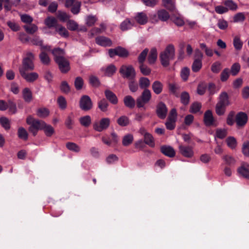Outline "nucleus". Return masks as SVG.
Masks as SVG:
<instances>
[{
	"label": "nucleus",
	"instance_id": "46",
	"mask_svg": "<svg viewBox=\"0 0 249 249\" xmlns=\"http://www.w3.org/2000/svg\"><path fill=\"white\" fill-rule=\"evenodd\" d=\"M37 115L40 118H45L49 114V111L46 108H40L36 111Z\"/></svg>",
	"mask_w": 249,
	"mask_h": 249
},
{
	"label": "nucleus",
	"instance_id": "13",
	"mask_svg": "<svg viewBox=\"0 0 249 249\" xmlns=\"http://www.w3.org/2000/svg\"><path fill=\"white\" fill-rule=\"evenodd\" d=\"M167 108L165 105L163 103H159L157 107V113L159 118L164 119L167 115Z\"/></svg>",
	"mask_w": 249,
	"mask_h": 249
},
{
	"label": "nucleus",
	"instance_id": "31",
	"mask_svg": "<svg viewBox=\"0 0 249 249\" xmlns=\"http://www.w3.org/2000/svg\"><path fill=\"white\" fill-rule=\"evenodd\" d=\"M164 7L171 11H175V2L172 0H162Z\"/></svg>",
	"mask_w": 249,
	"mask_h": 249
},
{
	"label": "nucleus",
	"instance_id": "2",
	"mask_svg": "<svg viewBox=\"0 0 249 249\" xmlns=\"http://www.w3.org/2000/svg\"><path fill=\"white\" fill-rule=\"evenodd\" d=\"M230 105L228 95L226 92H222L219 96V101L215 106L216 114L221 116L225 113L226 107Z\"/></svg>",
	"mask_w": 249,
	"mask_h": 249
},
{
	"label": "nucleus",
	"instance_id": "20",
	"mask_svg": "<svg viewBox=\"0 0 249 249\" xmlns=\"http://www.w3.org/2000/svg\"><path fill=\"white\" fill-rule=\"evenodd\" d=\"M160 151L164 155L169 157H174L175 156L174 149L169 146H162L160 147Z\"/></svg>",
	"mask_w": 249,
	"mask_h": 249
},
{
	"label": "nucleus",
	"instance_id": "18",
	"mask_svg": "<svg viewBox=\"0 0 249 249\" xmlns=\"http://www.w3.org/2000/svg\"><path fill=\"white\" fill-rule=\"evenodd\" d=\"M23 100L26 103H29L33 100V94L30 89L25 88L22 91Z\"/></svg>",
	"mask_w": 249,
	"mask_h": 249
},
{
	"label": "nucleus",
	"instance_id": "40",
	"mask_svg": "<svg viewBox=\"0 0 249 249\" xmlns=\"http://www.w3.org/2000/svg\"><path fill=\"white\" fill-rule=\"evenodd\" d=\"M180 101L184 105H187L189 103L190 95L187 92L184 91L181 93L180 95Z\"/></svg>",
	"mask_w": 249,
	"mask_h": 249
},
{
	"label": "nucleus",
	"instance_id": "45",
	"mask_svg": "<svg viewBox=\"0 0 249 249\" xmlns=\"http://www.w3.org/2000/svg\"><path fill=\"white\" fill-rule=\"evenodd\" d=\"M133 24L130 20L126 19L124 20L120 25V28L122 31H126L132 27Z\"/></svg>",
	"mask_w": 249,
	"mask_h": 249
},
{
	"label": "nucleus",
	"instance_id": "53",
	"mask_svg": "<svg viewBox=\"0 0 249 249\" xmlns=\"http://www.w3.org/2000/svg\"><path fill=\"white\" fill-rule=\"evenodd\" d=\"M108 106V104L107 102L104 99H102L101 100L99 101L98 103V107L101 111H102L103 112H105L107 110Z\"/></svg>",
	"mask_w": 249,
	"mask_h": 249
},
{
	"label": "nucleus",
	"instance_id": "1",
	"mask_svg": "<svg viewBox=\"0 0 249 249\" xmlns=\"http://www.w3.org/2000/svg\"><path fill=\"white\" fill-rule=\"evenodd\" d=\"M26 123L30 125L29 131L34 136H36L38 130H42L45 126V122L42 120H39L33 118L30 115L26 118Z\"/></svg>",
	"mask_w": 249,
	"mask_h": 249
},
{
	"label": "nucleus",
	"instance_id": "8",
	"mask_svg": "<svg viewBox=\"0 0 249 249\" xmlns=\"http://www.w3.org/2000/svg\"><path fill=\"white\" fill-rule=\"evenodd\" d=\"M178 149L180 154L184 157L191 158L194 156V152L192 146L181 144L179 145Z\"/></svg>",
	"mask_w": 249,
	"mask_h": 249
},
{
	"label": "nucleus",
	"instance_id": "24",
	"mask_svg": "<svg viewBox=\"0 0 249 249\" xmlns=\"http://www.w3.org/2000/svg\"><path fill=\"white\" fill-rule=\"evenodd\" d=\"M152 88L153 91L156 94H159L162 91L163 84L159 81H155L153 83Z\"/></svg>",
	"mask_w": 249,
	"mask_h": 249
},
{
	"label": "nucleus",
	"instance_id": "38",
	"mask_svg": "<svg viewBox=\"0 0 249 249\" xmlns=\"http://www.w3.org/2000/svg\"><path fill=\"white\" fill-rule=\"evenodd\" d=\"M18 137L23 140H27L28 137V134L26 130L22 127H20L18 128Z\"/></svg>",
	"mask_w": 249,
	"mask_h": 249
},
{
	"label": "nucleus",
	"instance_id": "11",
	"mask_svg": "<svg viewBox=\"0 0 249 249\" xmlns=\"http://www.w3.org/2000/svg\"><path fill=\"white\" fill-rule=\"evenodd\" d=\"M56 63L58 65L60 70L63 73L67 72L70 69L69 61L64 58H57Z\"/></svg>",
	"mask_w": 249,
	"mask_h": 249
},
{
	"label": "nucleus",
	"instance_id": "10",
	"mask_svg": "<svg viewBox=\"0 0 249 249\" xmlns=\"http://www.w3.org/2000/svg\"><path fill=\"white\" fill-rule=\"evenodd\" d=\"M110 124V120L107 118H104L101 120L100 122L95 123L93 124V128L98 131L101 132L103 130L107 129Z\"/></svg>",
	"mask_w": 249,
	"mask_h": 249
},
{
	"label": "nucleus",
	"instance_id": "21",
	"mask_svg": "<svg viewBox=\"0 0 249 249\" xmlns=\"http://www.w3.org/2000/svg\"><path fill=\"white\" fill-rule=\"evenodd\" d=\"M44 23L49 28H54L55 29L58 25L57 20L53 17H47L45 19Z\"/></svg>",
	"mask_w": 249,
	"mask_h": 249
},
{
	"label": "nucleus",
	"instance_id": "7",
	"mask_svg": "<svg viewBox=\"0 0 249 249\" xmlns=\"http://www.w3.org/2000/svg\"><path fill=\"white\" fill-rule=\"evenodd\" d=\"M80 108L84 111H89L92 108L93 105L90 97L88 95L82 96L79 101Z\"/></svg>",
	"mask_w": 249,
	"mask_h": 249
},
{
	"label": "nucleus",
	"instance_id": "29",
	"mask_svg": "<svg viewBox=\"0 0 249 249\" xmlns=\"http://www.w3.org/2000/svg\"><path fill=\"white\" fill-rule=\"evenodd\" d=\"M226 142L228 146L232 150L235 149L237 145L236 139L232 136L228 137L226 140Z\"/></svg>",
	"mask_w": 249,
	"mask_h": 249
},
{
	"label": "nucleus",
	"instance_id": "36",
	"mask_svg": "<svg viewBox=\"0 0 249 249\" xmlns=\"http://www.w3.org/2000/svg\"><path fill=\"white\" fill-rule=\"evenodd\" d=\"M143 137L144 142L146 144L148 145L149 146L151 147H154L155 146L154 139L151 134L148 133L147 134H146V135Z\"/></svg>",
	"mask_w": 249,
	"mask_h": 249
},
{
	"label": "nucleus",
	"instance_id": "51",
	"mask_svg": "<svg viewBox=\"0 0 249 249\" xmlns=\"http://www.w3.org/2000/svg\"><path fill=\"white\" fill-rule=\"evenodd\" d=\"M245 19V14L242 12H239L235 14L233 18V20L234 22H243Z\"/></svg>",
	"mask_w": 249,
	"mask_h": 249
},
{
	"label": "nucleus",
	"instance_id": "47",
	"mask_svg": "<svg viewBox=\"0 0 249 249\" xmlns=\"http://www.w3.org/2000/svg\"><path fill=\"white\" fill-rule=\"evenodd\" d=\"M224 4L227 6L228 10L235 11L238 7L237 5L231 0H225Z\"/></svg>",
	"mask_w": 249,
	"mask_h": 249
},
{
	"label": "nucleus",
	"instance_id": "14",
	"mask_svg": "<svg viewBox=\"0 0 249 249\" xmlns=\"http://www.w3.org/2000/svg\"><path fill=\"white\" fill-rule=\"evenodd\" d=\"M214 119L211 110H207L204 115V123L207 126L213 125Z\"/></svg>",
	"mask_w": 249,
	"mask_h": 249
},
{
	"label": "nucleus",
	"instance_id": "32",
	"mask_svg": "<svg viewBox=\"0 0 249 249\" xmlns=\"http://www.w3.org/2000/svg\"><path fill=\"white\" fill-rule=\"evenodd\" d=\"M133 140V135L131 134H127L124 136L122 144L124 146H127L132 143Z\"/></svg>",
	"mask_w": 249,
	"mask_h": 249
},
{
	"label": "nucleus",
	"instance_id": "54",
	"mask_svg": "<svg viewBox=\"0 0 249 249\" xmlns=\"http://www.w3.org/2000/svg\"><path fill=\"white\" fill-rule=\"evenodd\" d=\"M0 123L2 127L6 130H9L10 129V122L8 118L4 117L0 118Z\"/></svg>",
	"mask_w": 249,
	"mask_h": 249
},
{
	"label": "nucleus",
	"instance_id": "34",
	"mask_svg": "<svg viewBox=\"0 0 249 249\" xmlns=\"http://www.w3.org/2000/svg\"><path fill=\"white\" fill-rule=\"evenodd\" d=\"M66 146L69 150L76 153H78L81 150L80 147L74 142H68L66 143Z\"/></svg>",
	"mask_w": 249,
	"mask_h": 249
},
{
	"label": "nucleus",
	"instance_id": "63",
	"mask_svg": "<svg viewBox=\"0 0 249 249\" xmlns=\"http://www.w3.org/2000/svg\"><path fill=\"white\" fill-rule=\"evenodd\" d=\"M189 74V69L187 67H185L182 69L180 73V76L184 81H186L188 79Z\"/></svg>",
	"mask_w": 249,
	"mask_h": 249
},
{
	"label": "nucleus",
	"instance_id": "64",
	"mask_svg": "<svg viewBox=\"0 0 249 249\" xmlns=\"http://www.w3.org/2000/svg\"><path fill=\"white\" fill-rule=\"evenodd\" d=\"M169 89L170 91L176 96H178V90H179V87L178 86L174 84H170Z\"/></svg>",
	"mask_w": 249,
	"mask_h": 249
},
{
	"label": "nucleus",
	"instance_id": "25",
	"mask_svg": "<svg viewBox=\"0 0 249 249\" xmlns=\"http://www.w3.org/2000/svg\"><path fill=\"white\" fill-rule=\"evenodd\" d=\"M124 105L130 108H133L135 105V101L134 99L130 95H127L124 97Z\"/></svg>",
	"mask_w": 249,
	"mask_h": 249
},
{
	"label": "nucleus",
	"instance_id": "15",
	"mask_svg": "<svg viewBox=\"0 0 249 249\" xmlns=\"http://www.w3.org/2000/svg\"><path fill=\"white\" fill-rule=\"evenodd\" d=\"M248 117L246 113L241 112L236 116V123L238 126H242L247 122Z\"/></svg>",
	"mask_w": 249,
	"mask_h": 249
},
{
	"label": "nucleus",
	"instance_id": "12",
	"mask_svg": "<svg viewBox=\"0 0 249 249\" xmlns=\"http://www.w3.org/2000/svg\"><path fill=\"white\" fill-rule=\"evenodd\" d=\"M28 71H22L20 72L21 76L28 82H33L37 79L38 75L36 72L28 73Z\"/></svg>",
	"mask_w": 249,
	"mask_h": 249
},
{
	"label": "nucleus",
	"instance_id": "17",
	"mask_svg": "<svg viewBox=\"0 0 249 249\" xmlns=\"http://www.w3.org/2000/svg\"><path fill=\"white\" fill-rule=\"evenodd\" d=\"M95 40L97 44L102 46L107 47L110 46L112 45L111 40L104 36L96 37Z\"/></svg>",
	"mask_w": 249,
	"mask_h": 249
},
{
	"label": "nucleus",
	"instance_id": "23",
	"mask_svg": "<svg viewBox=\"0 0 249 249\" xmlns=\"http://www.w3.org/2000/svg\"><path fill=\"white\" fill-rule=\"evenodd\" d=\"M107 99L112 104H116L118 103V99L116 95L112 91L107 90L105 92Z\"/></svg>",
	"mask_w": 249,
	"mask_h": 249
},
{
	"label": "nucleus",
	"instance_id": "30",
	"mask_svg": "<svg viewBox=\"0 0 249 249\" xmlns=\"http://www.w3.org/2000/svg\"><path fill=\"white\" fill-rule=\"evenodd\" d=\"M32 42L34 45L40 46L42 49H45L47 51L51 50V47L50 46L43 45V41L38 36L35 37L32 39Z\"/></svg>",
	"mask_w": 249,
	"mask_h": 249
},
{
	"label": "nucleus",
	"instance_id": "62",
	"mask_svg": "<svg viewBox=\"0 0 249 249\" xmlns=\"http://www.w3.org/2000/svg\"><path fill=\"white\" fill-rule=\"evenodd\" d=\"M20 19L23 22L27 24H30L33 21V18L27 14L21 15Z\"/></svg>",
	"mask_w": 249,
	"mask_h": 249
},
{
	"label": "nucleus",
	"instance_id": "4",
	"mask_svg": "<svg viewBox=\"0 0 249 249\" xmlns=\"http://www.w3.org/2000/svg\"><path fill=\"white\" fill-rule=\"evenodd\" d=\"M34 60L35 56L33 53L31 52L27 53L26 57L23 60L22 66L19 69V72L33 71L35 68Z\"/></svg>",
	"mask_w": 249,
	"mask_h": 249
},
{
	"label": "nucleus",
	"instance_id": "3",
	"mask_svg": "<svg viewBox=\"0 0 249 249\" xmlns=\"http://www.w3.org/2000/svg\"><path fill=\"white\" fill-rule=\"evenodd\" d=\"M175 56V48L173 45H169L164 51L160 54V59L161 64L167 67L169 64L170 60L173 59Z\"/></svg>",
	"mask_w": 249,
	"mask_h": 249
},
{
	"label": "nucleus",
	"instance_id": "35",
	"mask_svg": "<svg viewBox=\"0 0 249 249\" xmlns=\"http://www.w3.org/2000/svg\"><path fill=\"white\" fill-rule=\"evenodd\" d=\"M243 42L239 36H234L233 40V45L235 50L240 51L243 47Z\"/></svg>",
	"mask_w": 249,
	"mask_h": 249
},
{
	"label": "nucleus",
	"instance_id": "41",
	"mask_svg": "<svg viewBox=\"0 0 249 249\" xmlns=\"http://www.w3.org/2000/svg\"><path fill=\"white\" fill-rule=\"evenodd\" d=\"M39 58L41 62L44 65H48L50 62V59L48 55L43 51L39 54Z\"/></svg>",
	"mask_w": 249,
	"mask_h": 249
},
{
	"label": "nucleus",
	"instance_id": "52",
	"mask_svg": "<svg viewBox=\"0 0 249 249\" xmlns=\"http://www.w3.org/2000/svg\"><path fill=\"white\" fill-rule=\"evenodd\" d=\"M44 131L45 135L47 136L50 137L54 133V129L53 127L45 123V126L43 127V129Z\"/></svg>",
	"mask_w": 249,
	"mask_h": 249
},
{
	"label": "nucleus",
	"instance_id": "6",
	"mask_svg": "<svg viewBox=\"0 0 249 249\" xmlns=\"http://www.w3.org/2000/svg\"><path fill=\"white\" fill-rule=\"evenodd\" d=\"M120 72L124 77L129 79H133L136 75L135 70L131 65H123L120 68Z\"/></svg>",
	"mask_w": 249,
	"mask_h": 249
},
{
	"label": "nucleus",
	"instance_id": "61",
	"mask_svg": "<svg viewBox=\"0 0 249 249\" xmlns=\"http://www.w3.org/2000/svg\"><path fill=\"white\" fill-rule=\"evenodd\" d=\"M97 20V18L95 16H89L86 18V24L89 26H91L94 24Z\"/></svg>",
	"mask_w": 249,
	"mask_h": 249
},
{
	"label": "nucleus",
	"instance_id": "42",
	"mask_svg": "<svg viewBox=\"0 0 249 249\" xmlns=\"http://www.w3.org/2000/svg\"><path fill=\"white\" fill-rule=\"evenodd\" d=\"M201 108V104L199 102H195L193 103L190 108V111L193 113L198 112Z\"/></svg>",
	"mask_w": 249,
	"mask_h": 249
},
{
	"label": "nucleus",
	"instance_id": "19",
	"mask_svg": "<svg viewBox=\"0 0 249 249\" xmlns=\"http://www.w3.org/2000/svg\"><path fill=\"white\" fill-rule=\"evenodd\" d=\"M135 19L136 21L140 24L143 25L148 21V17L146 14L144 12H139L137 13Z\"/></svg>",
	"mask_w": 249,
	"mask_h": 249
},
{
	"label": "nucleus",
	"instance_id": "43",
	"mask_svg": "<svg viewBox=\"0 0 249 249\" xmlns=\"http://www.w3.org/2000/svg\"><path fill=\"white\" fill-rule=\"evenodd\" d=\"M200 47L202 50H203L205 53V54L207 56L209 57L213 56V50L207 46L206 44L205 43H200Z\"/></svg>",
	"mask_w": 249,
	"mask_h": 249
},
{
	"label": "nucleus",
	"instance_id": "55",
	"mask_svg": "<svg viewBox=\"0 0 249 249\" xmlns=\"http://www.w3.org/2000/svg\"><path fill=\"white\" fill-rule=\"evenodd\" d=\"M221 69V63L219 61L213 63L211 66V71L215 73H218Z\"/></svg>",
	"mask_w": 249,
	"mask_h": 249
},
{
	"label": "nucleus",
	"instance_id": "27",
	"mask_svg": "<svg viewBox=\"0 0 249 249\" xmlns=\"http://www.w3.org/2000/svg\"><path fill=\"white\" fill-rule=\"evenodd\" d=\"M171 20L178 26H182L185 23L183 18L180 15H172Z\"/></svg>",
	"mask_w": 249,
	"mask_h": 249
},
{
	"label": "nucleus",
	"instance_id": "50",
	"mask_svg": "<svg viewBox=\"0 0 249 249\" xmlns=\"http://www.w3.org/2000/svg\"><path fill=\"white\" fill-rule=\"evenodd\" d=\"M117 123L122 126L127 125L129 123V119L125 116H122L117 120Z\"/></svg>",
	"mask_w": 249,
	"mask_h": 249
},
{
	"label": "nucleus",
	"instance_id": "33",
	"mask_svg": "<svg viewBox=\"0 0 249 249\" xmlns=\"http://www.w3.org/2000/svg\"><path fill=\"white\" fill-rule=\"evenodd\" d=\"M23 28L27 33L30 34H34L38 30V27L36 25L31 23H30L29 25H24Z\"/></svg>",
	"mask_w": 249,
	"mask_h": 249
},
{
	"label": "nucleus",
	"instance_id": "56",
	"mask_svg": "<svg viewBox=\"0 0 249 249\" xmlns=\"http://www.w3.org/2000/svg\"><path fill=\"white\" fill-rule=\"evenodd\" d=\"M116 68L114 65H110L105 70V75L108 76L112 75L116 71Z\"/></svg>",
	"mask_w": 249,
	"mask_h": 249
},
{
	"label": "nucleus",
	"instance_id": "28",
	"mask_svg": "<svg viewBox=\"0 0 249 249\" xmlns=\"http://www.w3.org/2000/svg\"><path fill=\"white\" fill-rule=\"evenodd\" d=\"M157 15L159 19L162 21H167L170 18V15L168 12L164 9L158 11Z\"/></svg>",
	"mask_w": 249,
	"mask_h": 249
},
{
	"label": "nucleus",
	"instance_id": "9",
	"mask_svg": "<svg viewBox=\"0 0 249 249\" xmlns=\"http://www.w3.org/2000/svg\"><path fill=\"white\" fill-rule=\"evenodd\" d=\"M108 54L110 57H113L115 55L120 57H126L128 55V52L125 49L118 47L115 49H110L108 50Z\"/></svg>",
	"mask_w": 249,
	"mask_h": 249
},
{
	"label": "nucleus",
	"instance_id": "58",
	"mask_svg": "<svg viewBox=\"0 0 249 249\" xmlns=\"http://www.w3.org/2000/svg\"><path fill=\"white\" fill-rule=\"evenodd\" d=\"M242 151L245 156L249 157V141H247L244 142L242 145Z\"/></svg>",
	"mask_w": 249,
	"mask_h": 249
},
{
	"label": "nucleus",
	"instance_id": "59",
	"mask_svg": "<svg viewBox=\"0 0 249 249\" xmlns=\"http://www.w3.org/2000/svg\"><path fill=\"white\" fill-rule=\"evenodd\" d=\"M230 76L229 70L226 68L223 70L220 75V80L222 82H225L228 80Z\"/></svg>",
	"mask_w": 249,
	"mask_h": 249
},
{
	"label": "nucleus",
	"instance_id": "26",
	"mask_svg": "<svg viewBox=\"0 0 249 249\" xmlns=\"http://www.w3.org/2000/svg\"><path fill=\"white\" fill-rule=\"evenodd\" d=\"M157 58V51L155 48L151 49L148 57V61L150 64H154Z\"/></svg>",
	"mask_w": 249,
	"mask_h": 249
},
{
	"label": "nucleus",
	"instance_id": "39",
	"mask_svg": "<svg viewBox=\"0 0 249 249\" xmlns=\"http://www.w3.org/2000/svg\"><path fill=\"white\" fill-rule=\"evenodd\" d=\"M52 53L54 56V59L56 62L57 58L59 57L64 58V51L63 49H61L60 48H56L53 49L52 51Z\"/></svg>",
	"mask_w": 249,
	"mask_h": 249
},
{
	"label": "nucleus",
	"instance_id": "48",
	"mask_svg": "<svg viewBox=\"0 0 249 249\" xmlns=\"http://www.w3.org/2000/svg\"><path fill=\"white\" fill-rule=\"evenodd\" d=\"M67 26L71 31H75L78 28V24L73 20L69 19L67 22Z\"/></svg>",
	"mask_w": 249,
	"mask_h": 249
},
{
	"label": "nucleus",
	"instance_id": "57",
	"mask_svg": "<svg viewBox=\"0 0 249 249\" xmlns=\"http://www.w3.org/2000/svg\"><path fill=\"white\" fill-rule=\"evenodd\" d=\"M217 25L218 28L222 30L227 29L228 27V22L223 19H219L217 21Z\"/></svg>",
	"mask_w": 249,
	"mask_h": 249
},
{
	"label": "nucleus",
	"instance_id": "44",
	"mask_svg": "<svg viewBox=\"0 0 249 249\" xmlns=\"http://www.w3.org/2000/svg\"><path fill=\"white\" fill-rule=\"evenodd\" d=\"M149 80L146 77H142L139 80V85L141 89H147V88L150 85Z\"/></svg>",
	"mask_w": 249,
	"mask_h": 249
},
{
	"label": "nucleus",
	"instance_id": "22",
	"mask_svg": "<svg viewBox=\"0 0 249 249\" xmlns=\"http://www.w3.org/2000/svg\"><path fill=\"white\" fill-rule=\"evenodd\" d=\"M55 32H57L61 36L67 38L69 36V32L66 28L62 25L59 24L55 29Z\"/></svg>",
	"mask_w": 249,
	"mask_h": 249
},
{
	"label": "nucleus",
	"instance_id": "49",
	"mask_svg": "<svg viewBox=\"0 0 249 249\" xmlns=\"http://www.w3.org/2000/svg\"><path fill=\"white\" fill-rule=\"evenodd\" d=\"M202 67V61L198 59H195L192 65V70L194 72H197Z\"/></svg>",
	"mask_w": 249,
	"mask_h": 249
},
{
	"label": "nucleus",
	"instance_id": "5",
	"mask_svg": "<svg viewBox=\"0 0 249 249\" xmlns=\"http://www.w3.org/2000/svg\"><path fill=\"white\" fill-rule=\"evenodd\" d=\"M151 98V91L148 89H144L141 96L137 99L136 103L138 107H143L145 104L148 103Z\"/></svg>",
	"mask_w": 249,
	"mask_h": 249
},
{
	"label": "nucleus",
	"instance_id": "16",
	"mask_svg": "<svg viewBox=\"0 0 249 249\" xmlns=\"http://www.w3.org/2000/svg\"><path fill=\"white\" fill-rule=\"evenodd\" d=\"M238 172L243 177L249 179V164L246 162L242 163L238 168Z\"/></svg>",
	"mask_w": 249,
	"mask_h": 249
},
{
	"label": "nucleus",
	"instance_id": "60",
	"mask_svg": "<svg viewBox=\"0 0 249 249\" xmlns=\"http://www.w3.org/2000/svg\"><path fill=\"white\" fill-rule=\"evenodd\" d=\"M240 70V65L238 63L233 64L231 67V73L232 75L235 76L237 74Z\"/></svg>",
	"mask_w": 249,
	"mask_h": 249
},
{
	"label": "nucleus",
	"instance_id": "37",
	"mask_svg": "<svg viewBox=\"0 0 249 249\" xmlns=\"http://www.w3.org/2000/svg\"><path fill=\"white\" fill-rule=\"evenodd\" d=\"M80 124L85 127H88L91 123V118L89 115H86L80 118Z\"/></svg>",
	"mask_w": 249,
	"mask_h": 249
}]
</instances>
